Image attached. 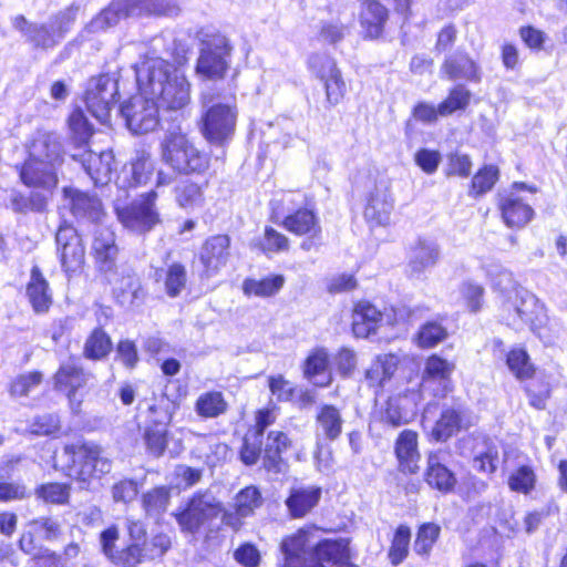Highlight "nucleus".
I'll return each mask as SVG.
<instances>
[{"label":"nucleus","mask_w":567,"mask_h":567,"mask_svg":"<svg viewBox=\"0 0 567 567\" xmlns=\"http://www.w3.org/2000/svg\"><path fill=\"white\" fill-rule=\"evenodd\" d=\"M155 171L152 155L145 151L137 152L128 167L117 178L120 187H137L146 185Z\"/></svg>","instance_id":"obj_26"},{"label":"nucleus","mask_w":567,"mask_h":567,"mask_svg":"<svg viewBox=\"0 0 567 567\" xmlns=\"http://www.w3.org/2000/svg\"><path fill=\"white\" fill-rule=\"evenodd\" d=\"M474 423L468 410L460 403L445 406L432 429L431 435L435 441L444 442L462 430H467Z\"/></svg>","instance_id":"obj_17"},{"label":"nucleus","mask_w":567,"mask_h":567,"mask_svg":"<svg viewBox=\"0 0 567 567\" xmlns=\"http://www.w3.org/2000/svg\"><path fill=\"white\" fill-rule=\"evenodd\" d=\"M221 513L223 506L213 494H197L189 501L187 508L177 515V522L184 530L193 533Z\"/></svg>","instance_id":"obj_13"},{"label":"nucleus","mask_w":567,"mask_h":567,"mask_svg":"<svg viewBox=\"0 0 567 567\" xmlns=\"http://www.w3.org/2000/svg\"><path fill=\"white\" fill-rule=\"evenodd\" d=\"M157 193L151 190L141 196L130 206H115V212L120 223L134 233L144 234L150 231L159 223V215L155 208Z\"/></svg>","instance_id":"obj_8"},{"label":"nucleus","mask_w":567,"mask_h":567,"mask_svg":"<svg viewBox=\"0 0 567 567\" xmlns=\"http://www.w3.org/2000/svg\"><path fill=\"white\" fill-rule=\"evenodd\" d=\"M169 502V489L155 487L142 496V506L147 516L158 517L166 509Z\"/></svg>","instance_id":"obj_49"},{"label":"nucleus","mask_w":567,"mask_h":567,"mask_svg":"<svg viewBox=\"0 0 567 567\" xmlns=\"http://www.w3.org/2000/svg\"><path fill=\"white\" fill-rule=\"evenodd\" d=\"M460 293L465 307L471 312H476L483 303L484 289L481 285L472 281H464L460 287Z\"/></svg>","instance_id":"obj_62"},{"label":"nucleus","mask_w":567,"mask_h":567,"mask_svg":"<svg viewBox=\"0 0 567 567\" xmlns=\"http://www.w3.org/2000/svg\"><path fill=\"white\" fill-rule=\"evenodd\" d=\"M499 463L498 446L491 440H483V450L476 452L474 466L485 473H494Z\"/></svg>","instance_id":"obj_54"},{"label":"nucleus","mask_w":567,"mask_h":567,"mask_svg":"<svg viewBox=\"0 0 567 567\" xmlns=\"http://www.w3.org/2000/svg\"><path fill=\"white\" fill-rule=\"evenodd\" d=\"M176 202L183 208H194L204 203L202 187L193 182L185 181L175 188Z\"/></svg>","instance_id":"obj_53"},{"label":"nucleus","mask_w":567,"mask_h":567,"mask_svg":"<svg viewBox=\"0 0 567 567\" xmlns=\"http://www.w3.org/2000/svg\"><path fill=\"white\" fill-rule=\"evenodd\" d=\"M536 483V475L530 466L523 465L514 471L508 477V486L512 491L527 494Z\"/></svg>","instance_id":"obj_58"},{"label":"nucleus","mask_w":567,"mask_h":567,"mask_svg":"<svg viewBox=\"0 0 567 567\" xmlns=\"http://www.w3.org/2000/svg\"><path fill=\"white\" fill-rule=\"evenodd\" d=\"M92 250L100 271L107 274L115 268L118 255L115 235L102 223L96 225L93 230Z\"/></svg>","instance_id":"obj_21"},{"label":"nucleus","mask_w":567,"mask_h":567,"mask_svg":"<svg viewBox=\"0 0 567 567\" xmlns=\"http://www.w3.org/2000/svg\"><path fill=\"white\" fill-rule=\"evenodd\" d=\"M27 298L37 313H45L53 302L52 290L38 265L30 270V278L25 287Z\"/></svg>","instance_id":"obj_27"},{"label":"nucleus","mask_w":567,"mask_h":567,"mask_svg":"<svg viewBox=\"0 0 567 567\" xmlns=\"http://www.w3.org/2000/svg\"><path fill=\"white\" fill-rule=\"evenodd\" d=\"M303 375L318 386H327L331 383L329 354L324 348H316L310 351L303 363Z\"/></svg>","instance_id":"obj_33"},{"label":"nucleus","mask_w":567,"mask_h":567,"mask_svg":"<svg viewBox=\"0 0 567 567\" xmlns=\"http://www.w3.org/2000/svg\"><path fill=\"white\" fill-rule=\"evenodd\" d=\"M393 208L394 199L390 192V182L381 178L369 194L364 217L371 225L385 226L390 224Z\"/></svg>","instance_id":"obj_15"},{"label":"nucleus","mask_w":567,"mask_h":567,"mask_svg":"<svg viewBox=\"0 0 567 567\" xmlns=\"http://www.w3.org/2000/svg\"><path fill=\"white\" fill-rule=\"evenodd\" d=\"M121 113L126 125L135 134H144L153 131L158 124L159 107L155 100L138 90V94L132 96L121 106Z\"/></svg>","instance_id":"obj_9"},{"label":"nucleus","mask_w":567,"mask_h":567,"mask_svg":"<svg viewBox=\"0 0 567 567\" xmlns=\"http://www.w3.org/2000/svg\"><path fill=\"white\" fill-rule=\"evenodd\" d=\"M132 0H118L110 4L95 17L89 24V29L93 32L104 30L115 25L122 18L137 16L140 11L134 8Z\"/></svg>","instance_id":"obj_35"},{"label":"nucleus","mask_w":567,"mask_h":567,"mask_svg":"<svg viewBox=\"0 0 567 567\" xmlns=\"http://www.w3.org/2000/svg\"><path fill=\"white\" fill-rule=\"evenodd\" d=\"M138 90L151 95L159 110L177 112L190 103V83L166 60L146 56L135 68Z\"/></svg>","instance_id":"obj_1"},{"label":"nucleus","mask_w":567,"mask_h":567,"mask_svg":"<svg viewBox=\"0 0 567 567\" xmlns=\"http://www.w3.org/2000/svg\"><path fill=\"white\" fill-rule=\"evenodd\" d=\"M281 225L293 235L308 237L300 245L306 251L312 248L315 240L320 238L322 231L319 216L311 208H300L287 215Z\"/></svg>","instance_id":"obj_16"},{"label":"nucleus","mask_w":567,"mask_h":567,"mask_svg":"<svg viewBox=\"0 0 567 567\" xmlns=\"http://www.w3.org/2000/svg\"><path fill=\"white\" fill-rule=\"evenodd\" d=\"M29 156L61 166L63 152L58 134L53 132H38L30 145Z\"/></svg>","instance_id":"obj_31"},{"label":"nucleus","mask_w":567,"mask_h":567,"mask_svg":"<svg viewBox=\"0 0 567 567\" xmlns=\"http://www.w3.org/2000/svg\"><path fill=\"white\" fill-rule=\"evenodd\" d=\"M382 313L369 302H359L353 311L352 329L357 337L367 338L374 332Z\"/></svg>","instance_id":"obj_39"},{"label":"nucleus","mask_w":567,"mask_h":567,"mask_svg":"<svg viewBox=\"0 0 567 567\" xmlns=\"http://www.w3.org/2000/svg\"><path fill=\"white\" fill-rule=\"evenodd\" d=\"M388 20V10L375 0H365L362 3L360 22L365 35L374 39L382 34Z\"/></svg>","instance_id":"obj_36"},{"label":"nucleus","mask_w":567,"mask_h":567,"mask_svg":"<svg viewBox=\"0 0 567 567\" xmlns=\"http://www.w3.org/2000/svg\"><path fill=\"white\" fill-rule=\"evenodd\" d=\"M117 81L110 75L92 79L85 93L87 110L101 123H106L111 109L117 101Z\"/></svg>","instance_id":"obj_10"},{"label":"nucleus","mask_w":567,"mask_h":567,"mask_svg":"<svg viewBox=\"0 0 567 567\" xmlns=\"http://www.w3.org/2000/svg\"><path fill=\"white\" fill-rule=\"evenodd\" d=\"M483 269L491 280L493 288L499 291L502 300L505 299V296L512 295L514 290L522 288L516 286L512 272L498 262H486Z\"/></svg>","instance_id":"obj_44"},{"label":"nucleus","mask_w":567,"mask_h":567,"mask_svg":"<svg viewBox=\"0 0 567 567\" xmlns=\"http://www.w3.org/2000/svg\"><path fill=\"white\" fill-rule=\"evenodd\" d=\"M105 276L113 288V293L122 306L134 305L140 299L142 295L140 281L128 268L116 265Z\"/></svg>","instance_id":"obj_23"},{"label":"nucleus","mask_w":567,"mask_h":567,"mask_svg":"<svg viewBox=\"0 0 567 567\" xmlns=\"http://www.w3.org/2000/svg\"><path fill=\"white\" fill-rule=\"evenodd\" d=\"M290 446V441L284 432L271 431L267 436L264 450V466L267 471L280 472L281 454Z\"/></svg>","instance_id":"obj_42"},{"label":"nucleus","mask_w":567,"mask_h":567,"mask_svg":"<svg viewBox=\"0 0 567 567\" xmlns=\"http://www.w3.org/2000/svg\"><path fill=\"white\" fill-rule=\"evenodd\" d=\"M321 488L316 486H306L293 488L286 501V505L291 516L299 518L308 514L319 502Z\"/></svg>","instance_id":"obj_37"},{"label":"nucleus","mask_w":567,"mask_h":567,"mask_svg":"<svg viewBox=\"0 0 567 567\" xmlns=\"http://www.w3.org/2000/svg\"><path fill=\"white\" fill-rule=\"evenodd\" d=\"M258 245L266 254L281 252L289 249V239L286 235L277 231L272 227H266L264 237Z\"/></svg>","instance_id":"obj_60"},{"label":"nucleus","mask_w":567,"mask_h":567,"mask_svg":"<svg viewBox=\"0 0 567 567\" xmlns=\"http://www.w3.org/2000/svg\"><path fill=\"white\" fill-rule=\"evenodd\" d=\"M425 481L431 487L443 493L450 492L455 485L454 475L442 464L439 453L429 454Z\"/></svg>","instance_id":"obj_40"},{"label":"nucleus","mask_w":567,"mask_h":567,"mask_svg":"<svg viewBox=\"0 0 567 567\" xmlns=\"http://www.w3.org/2000/svg\"><path fill=\"white\" fill-rule=\"evenodd\" d=\"M440 535V527L435 524L427 523L422 525L416 534L414 542V550L419 555H427Z\"/></svg>","instance_id":"obj_59"},{"label":"nucleus","mask_w":567,"mask_h":567,"mask_svg":"<svg viewBox=\"0 0 567 567\" xmlns=\"http://www.w3.org/2000/svg\"><path fill=\"white\" fill-rule=\"evenodd\" d=\"M343 419L333 405H323L317 415V426L320 434L328 440H336L342 432Z\"/></svg>","instance_id":"obj_47"},{"label":"nucleus","mask_w":567,"mask_h":567,"mask_svg":"<svg viewBox=\"0 0 567 567\" xmlns=\"http://www.w3.org/2000/svg\"><path fill=\"white\" fill-rule=\"evenodd\" d=\"M309 68L323 84L326 99L330 105L339 104L347 92V85L336 61L324 54H313Z\"/></svg>","instance_id":"obj_12"},{"label":"nucleus","mask_w":567,"mask_h":567,"mask_svg":"<svg viewBox=\"0 0 567 567\" xmlns=\"http://www.w3.org/2000/svg\"><path fill=\"white\" fill-rule=\"evenodd\" d=\"M501 309L503 319L515 329L528 324L533 331H536L547 320L544 305L524 288L505 296V299L501 300Z\"/></svg>","instance_id":"obj_6"},{"label":"nucleus","mask_w":567,"mask_h":567,"mask_svg":"<svg viewBox=\"0 0 567 567\" xmlns=\"http://www.w3.org/2000/svg\"><path fill=\"white\" fill-rule=\"evenodd\" d=\"M284 285L285 277L282 275H271L262 279H246L243 290L248 297L267 298L278 293Z\"/></svg>","instance_id":"obj_46"},{"label":"nucleus","mask_w":567,"mask_h":567,"mask_svg":"<svg viewBox=\"0 0 567 567\" xmlns=\"http://www.w3.org/2000/svg\"><path fill=\"white\" fill-rule=\"evenodd\" d=\"M441 258V248L432 238H419L410 250L409 266L413 274H423L434 267Z\"/></svg>","instance_id":"obj_30"},{"label":"nucleus","mask_w":567,"mask_h":567,"mask_svg":"<svg viewBox=\"0 0 567 567\" xmlns=\"http://www.w3.org/2000/svg\"><path fill=\"white\" fill-rule=\"evenodd\" d=\"M60 165L29 156L20 168V178L28 187L51 193L58 185Z\"/></svg>","instance_id":"obj_18"},{"label":"nucleus","mask_w":567,"mask_h":567,"mask_svg":"<svg viewBox=\"0 0 567 567\" xmlns=\"http://www.w3.org/2000/svg\"><path fill=\"white\" fill-rule=\"evenodd\" d=\"M112 346L110 336L101 328H96L85 340L83 355L90 360H102L109 355Z\"/></svg>","instance_id":"obj_48"},{"label":"nucleus","mask_w":567,"mask_h":567,"mask_svg":"<svg viewBox=\"0 0 567 567\" xmlns=\"http://www.w3.org/2000/svg\"><path fill=\"white\" fill-rule=\"evenodd\" d=\"M90 374L78 364L74 359L63 362L54 375L55 389L65 392L71 408H78L81 403L76 400V391L83 388L89 381Z\"/></svg>","instance_id":"obj_22"},{"label":"nucleus","mask_w":567,"mask_h":567,"mask_svg":"<svg viewBox=\"0 0 567 567\" xmlns=\"http://www.w3.org/2000/svg\"><path fill=\"white\" fill-rule=\"evenodd\" d=\"M187 271L184 265L173 262L167 267L165 290L169 297H177L186 287Z\"/></svg>","instance_id":"obj_56"},{"label":"nucleus","mask_w":567,"mask_h":567,"mask_svg":"<svg viewBox=\"0 0 567 567\" xmlns=\"http://www.w3.org/2000/svg\"><path fill=\"white\" fill-rule=\"evenodd\" d=\"M229 257L230 238L227 235L209 237L199 252V259L207 277L217 275L227 265Z\"/></svg>","instance_id":"obj_20"},{"label":"nucleus","mask_w":567,"mask_h":567,"mask_svg":"<svg viewBox=\"0 0 567 567\" xmlns=\"http://www.w3.org/2000/svg\"><path fill=\"white\" fill-rule=\"evenodd\" d=\"M55 240L65 271L80 269L84 264L85 248L76 230L70 226L60 227Z\"/></svg>","instance_id":"obj_19"},{"label":"nucleus","mask_w":567,"mask_h":567,"mask_svg":"<svg viewBox=\"0 0 567 567\" xmlns=\"http://www.w3.org/2000/svg\"><path fill=\"white\" fill-rule=\"evenodd\" d=\"M69 128L73 143L78 147H83L87 144L92 136L93 130L84 113L76 109L69 116Z\"/></svg>","instance_id":"obj_50"},{"label":"nucleus","mask_w":567,"mask_h":567,"mask_svg":"<svg viewBox=\"0 0 567 567\" xmlns=\"http://www.w3.org/2000/svg\"><path fill=\"white\" fill-rule=\"evenodd\" d=\"M144 441L147 451L158 457L163 455L167 445V424L156 422L145 429Z\"/></svg>","instance_id":"obj_51"},{"label":"nucleus","mask_w":567,"mask_h":567,"mask_svg":"<svg viewBox=\"0 0 567 567\" xmlns=\"http://www.w3.org/2000/svg\"><path fill=\"white\" fill-rule=\"evenodd\" d=\"M527 189L530 194L535 193V188L526 187L524 184H515L514 189L502 198L499 209L505 224L511 228H522L527 225L533 216L534 210L530 207L527 197H523L519 192Z\"/></svg>","instance_id":"obj_14"},{"label":"nucleus","mask_w":567,"mask_h":567,"mask_svg":"<svg viewBox=\"0 0 567 567\" xmlns=\"http://www.w3.org/2000/svg\"><path fill=\"white\" fill-rule=\"evenodd\" d=\"M230 51L231 48L224 37L207 42L197 60V74L207 80L223 79L229 68Z\"/></svg>","instance_id":"obj_11"},{"label":"nucleus","mask_w":567,"mask_h":567,"mask_svg":"<svg viewBox=\"0 0 567 567\" xmlns=\"http://www.w3.org/2000/svg\"><path fill=\"white\" fill-rule=\"evenodd\" d=\"M64 194L71 199V209L74 216L87 218L97 225L102 223L104 212L99 198L76 189L65 188Z\"/></svg>","instance_id":"obj_34"},{"label":"nucleus","mask_w":567,"mask_h":567,"mask_svg":"<svg viewBox=\"0 0 567 567\" xmlns=\"http://www.w3.org/2000/svg\"><path fill=\"white\" fill-rule=\"evenodd\" d=\"M498 179V169L488 165L480 169L472 179V192L482 195L492 189Z\"/></svg>","instance_id":"obj_61"},{"label":"nucleus","mask_w":567,"mask_h":567,"mask_svg":"<svg viewBox=\"0 0 567 567\" xmlns=\"http://www.w3.org/2000/svg\"><path fill=\"white\" fill-rule=\"evenodd\" d=\"M228 403L219 391H207L202 393L195 402V412L200 417L215 419L225 414Z\"/></svg>","instance_id":"obj_45"},{"label":"nucleus","mask_w":567,"mask_h":567,"mask_svg":"<svg viewBox=\"0 0 567 567\" xmlns=\"http://www.w3.org/2000/svg\"><path fill=\"white\" fill-rule=\"evenodd\" d=\"M317 529H300L281 543L285 554V567H324L323 561H330L338 551L331 542H318Z\"/></svg>","instance_id":"obj_5"},{"label":"nucleus","mask_w":567,"mask_h":567,"mask_svg":"<svg viewBox=\"0 0 567 567\" xmlns=\"http://www.w3.org/2000/svg\"><path fill=\"white\" fill-rule=\"evenodd\" d=\"M509 371L519 380L529 379L534 374V367L527 352L522 348L512 349L506 358Z\"/></svg>","instance_id":"obj_52"},{"label":"nucleus","mask_w":567,"mask_h":567,"mask_svg":"<svg viewBox=\"0 0 567 567\" xmlns=\"http://www.w3.org/2000/svg\"><path fill=\"white\" fill-rule=\"evenodd\" d=\"M169 547V537L165 534H157L151 540L145 542L142 548L137 544L128 546L125 561L137 563L142 557L154 559L163 556Z\"/></svg>","instance_id":"obj_41"},{"label":"nucleus","mask_w":567,"mask_h":567,"mask_svg":"<svg viewBox=\"0 0 567 567\" xmlns=\"http://www.w3.org/2000/svg\"><path fill=\"white\" fill-rule=\"evenodd\" d=\"M13 25L22 32L27 41L35 48L50 49L60 42L55 30L50 24L30 23L23 16H18L13 20Z\"/></svg>","instance_id":"obj_32"},{"label":"nucleus","mask_w":567,"mask_h":567,"mask_svg":"<svg viewBox=\"0 0 567 567\" xmlns=\"http://www.w3.org/2000/svg\"><path fill=\"white\" fill-rule=\"evenodd\" d=\"M455 370V363L436 354L429 357L422 375V383H415L414 389L422 386L426 390L431 383L439 382L435 396H444L450 390L451 375Z\"/></svg>","instance_id":"obj_24"},{"label":"nucleus","mask_w":567,"mask_h":567,"mask_svg":"<svg viewBox=\"0 0 567 567\" xmlns=\"http://www.w3.org/2000/svg\"><path fill=\"white\" fill-rule=\"evenodd\" d=\"M410 539V528L405 525H400L394 533L389 550V558L393 565L401 564L408 556Z\"/></svg>","instance_id":"obj_55"},{"label":"nucleus","mask_w":567,"mask_h":567,"mask_svg":"<svg viewBox=\"0 0 567 567\" xmlns=\"http://www.w3.org/2000/svg\"><path fill=\"white\" fill-rule=\"evenodd\" d=\"M421 392L414 388L391 396L375 410L373 420L384 426L399 427L409 423L416 414L421 401Z\"/></svg>","instance_id":"obj_7"},{"label":"nucleus","mask_w":567,"mask_h":567,"mask_svg":"<svg viewBox=\"0 0 567 567\" xmlns=\"http://www.w3.org/2000/svg\"><path fill=\"white\" fill-rule=\"evenodd\" d=\"M56 464L68 476L83 483L99 478L112 468L111 460L93 443L65 445Z\"/></svg>","instance_id":"obj_3"},{"label":"nucleus","mask_w":567,"mask_h":567,"mask_svg":"<svg viewBox=\"0 0 567 567\" xmlns=\"http://www.w3.org/2000/svg\"><path fill=\"white\" fill-rule=\"evenodd\" d=\"M164 164L179 174H202L209 167V156L198 150L179 128L165 133L159 144Z\"/></svg>","instance_id":"obj_4"},{"label":"nucleus","mask_w":567,"mask_h":567,"mask_svg":"<svg viewBox=\"0 0 567 567\" xmlns=\"http://www.w3.org/2000/svg\"><path fill=\"white\" fill-rule=\"evenodd\" d=\"M446 337L445 329L436 322L425 323L419 334L417 344L422 348H432Z\"/></svg>","instance_id":"obj_64"},{"label":"nucleus","mask_w":567,"mask_h":567,"mask_svg":"<svg viewBox=\"0 0 567 567\" xmlns=\"http://www.w3.org/2000/svg\"><path fill=\"white\" fill-rule=\"evenodd\" d=\"M262 504V496L258 487L251 485L243 488L235 497L236 513H223V523L238 529L241 526L240 518L248 517Z\"/></svg>","instance_id":"obj_28"},{"label":"nucleus","mask_w":567,"mask_h":567,"mask_svg":"<svg viewBox=\"0 0 567 567\" xmlns=\"http://www.w3.org/2000/svg\"><path fill=\"white\" fill-rule=\"evenodd\" d=\"M72 157L82 163V166L90 175L95 185H106L111 181L114 166V155L111 151L83 154H73Z\"/></svg>","instance_id":"obj_25"},{"label":"nucleus","mask_w":567,"mask_h":567,"mask_svg":"<svg viewBox=\"0 0 567 567\" xmlns=\"http://www.w3.org/2000/svg\"><path fill=\"white\" fill-rule=\"evenodd\" d=\"M442 71L450 80L465 79L480 81V68L475 61L463 53L449 56L442 65Z\"/></svg>","instance_id":"obj_38"},{"label":"nucleus","mask_w":567,"mask_h":567,"mask_svg":"<svg viewBox=\"0 0 567 567\" xmlns=\"http://www.w3.org/2000/svg\"><path fill=\"white\" fill-rule=\"evenodd\" d=\"M399 358L394 354L379 355L365 372L370 386L383 388L398 369Z\"/></svg>","instance_id":"obj_43"},{"label":"nucleus","mask_w":567,"mask_h":567,"mask_svg":"<svg viewBox=\"0 0 567 567\" xmlns=\"http://www.w3.org/2000/svg\"><path fill=\"white\" fill-rule=\"evenodd\" d=\"M37 494L45 502L53 504H64L69 499L70 488L66 484L50 483L40 486L37 489Z\"/></svg>","instance_id":"obj_63"},{"label":"nucleus","mask_w":567,"mask_h":567,"mask_svg":"<svg viewBox=\"0 0 567 567\" xmlns=\"http://www.w3.org/2000/svg\"><path fill=\"white\" fill-rule=\"evenodd\" d=\"M394 453L402 473H416L421 457L417 449V433L412 430L402 431L395 441Z\"/></svg>","instance_id":"obj_29"},{"label":"nucleus","mask_w":567,"mask_h":567,"mask_svg":"<svg viewBox=\"0 0 567 567\" xmlns=\"http://www.w3.org/2000/svg\"><path fill=\"white\" fill-rule=\"evenodd\" d=\"M471 93L462 85L455 86L447 97L439 104V112L441 116H447L452 113L464 110L470 103Z\"/></svg>","instance_id":"obj_57"},{"label":"nucleus","mask_w":567,"mask_h":567,"mask_svg":"<svg viewBox=\"0 0 567 567\" xmlns=\"http://www.w3.org/2000/svg\"><path fill=\"white\" fill-rule=\"evenodd\" d=\"M200 132L212 144L224 145L235 134L238 107L235 96L228 99L213 90L200 94Z\"/></svg>","instance_id":"obj_2"}]
</instances>
